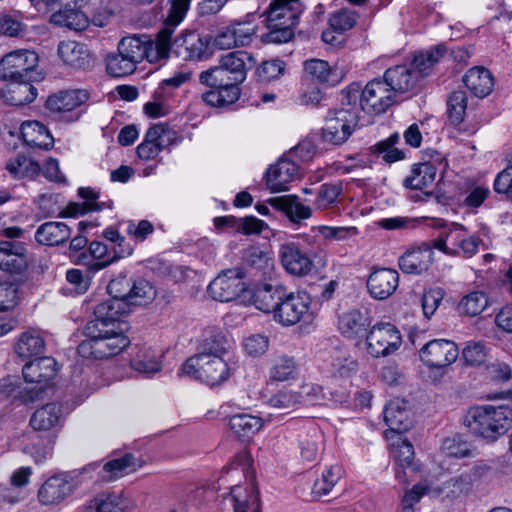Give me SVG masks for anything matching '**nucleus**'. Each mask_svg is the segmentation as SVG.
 <instances>
[{
	"instance_id": "32",
	"label": "nucleus",
	"mask_w": 512,
	"mask_h": 512,
	"mask_svg": "<svg viewBox=\"0 0 512 512\" xmlns=\"http://www.w3.org/2000/svg\"><path fill=\"white\" fill-rule=\"evenodd\" d=\"M285 292L286 289L280 284L264 283L254 293V305L265 313H273L274 318Z\"/></svg>"
},
{
	"instance_id": "27",
	"label": "nucleus",
	"mask_w": 512,
	"mask_h": 512,
	"mask_svg": "<svg viewBox=\"0 0 512 512\" xmlns=\"http://www.w3.org/2000/svg\"><path fill=\"white\" fill-rule=\"evenodd\" d=\"M57 362L52 357H39L26 363L22 369L28 383L47 384L57 374Z\"/></svg>"
},
{
	"instance_id": "49",
	"label": "nucleus",
	"mask_w": 512,
	"mask_h": 512,
	"mask_svg": "<svg viewBox=\"0 0 512 512\" xmlns=\"http://www.w3.org/2000/svg\"><path fill=\"white\" fill-rule=\"evenodd\" d=\"M302 402V395L289 389L279 390L266 400L269 407L284 413L294 410Z\"/></svg>"
},
{
	"instance_id": "45",
	"label": "nucleus",
	"mask_w": 512,
	"mask_h": 512,
	"mask_svg": "<svg viewBox=\"0 0 512 512\" xmlns=\"http://www.w3.org/2000/svg\"><path fill=\"white\" fill-rule=\"evenodd\" d=\"M436 171V167L430 162L414 164L403 185L406 188L422 190L434 182Z\"/></svg>"
},
{
	"instance_id": "41",
	"label": "nucleus",
	"mask_w": 512,
	"mask_h": 512,
	"mask_svg": "<svg viewBox=\"0 0 512 512\" xmlns=\"http://www.w3.org/2000/svg\"><path fill=\"white\" fill-rule=\"evenodd\" d=\"M268 203L275 209L283 211L293 222H299L311 216V209L300 203L295 195L272 197Z\"/></svg>"
},
{
	"instance_id": "29",
	"label": "nucleus",
	"mask_w": 512,
	"mask_h": 512,
	"mask_svg": "<svg viewBox=\"0 0 512 512\" xmlns=\"http://www.w3.org/2000/svg\"><path fill=\"white\" fill-rule=\"evenodd\" d=\"M88 98L89 94L85 90L60 91L48 97L46 107L55 113L71 112L84 104Z\"/></svg>"
},
{
	"instance_id": "7",
	"label": "nucleus",
	"mask_w": 512,
	"mask_h": 512,
	"mask_svg": "<svg viewBox=\"0 0 512 512\" xmlns=\"http://www.w3.org/2000/svg\"><path fill=\"white\" fill-rule=\"evenodd\" d=\"M384 420L389 429L384 433L390 441V448H413V443L405 435L413 425L407 402L402 399L391 400L384 409Z\"/></svg>"
},
{
	"instance_id": "24",
	"label": "nucleus",
	"mask_w": 512,
	"mask_h": 512,
	"mask_svg": "<svg viewBox=\"0 0 512 512\" xmlns=\"http://www.w3.org/2000/svg\"><path fill=\"white\" fill-rule=\"evenodd\" d=\"M83 0H72L51 16L55 25L67 27L71 30L81 31L88 26V17L81 10Z\"/></svg>"
},
{
	"instance_id": "28",
	"label": "nucleus",
	"mask_w": 512,
	"mask_h": 512,
	"mask_svg": "<svg viewBox=\"0 0 512 512\" xmlns=\"http://www.w3.org/2000/svg\"><path fill=\"white\" fill-rule=\"evenodd\" d=\"M61 60L74 69H86L91 66V54L85 44L76 41H62L58 46Z\"/></svg>"
},
{
	"instance_id": "52",
	"label": "nucleus",
	"mask_w": 512,
	"mask_h": 512,
	"mask_svg": "<svg viewBox=\"0 0 512 512\" xmlns=\"http://www.w3.org/2000/svg\"><path fill=\"white\" fill-rule=\"evenodd\" d=\"M467 95L463 90H456L447 98V114L449 121L454 126H459L466 115Z\"/></svg>"
},
{
	"instance_id": "1",
	"label": "nucleus",
	"mask_w": 512,
	"mask_h": 512,
	"mask_svg": "<svg viewBox=\"0 0 512 512\" xmlns=\"http://www.w3.org/2000/svg\"><path fill=\"white\" fill-rule=\"evenodd\" d=\"M255 63L254 57L246 51L229 52L220 58L217 66L202 71L199 81L208 87L235 88L240 95L239 85L245 81L247 71Z\"/></svg>"
},
{
	"instance_id": "10",
	"label": "nucleus",
	"mask_w": 512,
	"mask_h": 512,
	"mask_svg": "<svg viewBox=\"0 0 512 512\" xmlns=\"http://www.w3.org/2000/svg\"><path fill=\"white\" fill-rule=\"evenodd\" d=\"M171 50L184 61H201L212 55L211 37L196 31L182 32L170 41Z\"/></svg>"
},
{
	"instance_id": "9",
	"label": "nucleus",
	"mask_w": 512,
	"mask_h": 512,
	"mask_svg": "<svg viewBox=\"0 0 512 512\" xmlns=\"http://www.w3.org/2000/svg\"><path fill=\"white\" fill-rule=\"evenodd\" d=\"M311 299L304 292H285L280 306L275 312L274 320L282 326H293L301 321L309 322L312 319L310 312Z\"/></svg>"
},
{
	"instance_id": "11",
	"label": "nucleus",
	"mask_w": 512,
	"mask_h": 512,
	"mask_svg": "<svg viewBox=\"0 0 512 512\" xmlns=\"http://www.w3.org/2000/svg\"><path fill=\"white\" fill-rule=\"evenodd\" d=\"M357 125V110L339 109L333 113V116L327 118L322 128V139L329 144L341 145L350 137Z\"/></svg>"
},
{
	"instance_id": "17",
	"label": "nucleus",
	"mask_w": 512,
	"mask_h": 512,
	"mask_svg": "<svg viewBox=\"0 0 512 512\" xmlns=\"http://www.w3.org/2000/svg\"><path fill=\"white\" fill-rule=\"evenodd\" d=\"M28 268V249L21 241H0V270L21 275Z\"/></svg>"
},
{
	"instance_id": "26",
	"label": "nucleus",
	"mask_w": 512,
	"mask_h": 512,
	"mask_svg": "<svg viewBox=\"0 0 512 512\" xmlns=\"http://www.w3.org/2000/svg\"><path fill=\"white\" fill-rule=\"evenodd\" d=\"M433 250L424 245L407 250L398 261L402 272L407 274H421L428 270L433 261Z\"/></svg>"
},
{
	"instance_id": "34",
	"label": "nucleus",
	"mask_w": 512,
	"mask_h": 512,
	"mask_svg": "<svg viewBox=\"0 0 512 512\" xmlns=\"http://www.w3.org/2000/svg\"><path fill=\"white\" fill-rule=\"evenodd\" d=\"M21 135L25 144L49 150L54 139L44 124L39 121H25L21 125Z\"/></svg>"
},
{
	"instance_id": "54",
	"label": "nucleus",
	"mask_w": 512,
	"mask_h": 512,
	"mask_svg": "<svg viewBox=\"0 0 512 512\" xmlns=\"http://www.w3.org/2000/svg\"><path fill=\"white\" fill-rule=\"evenodd\" d=\"M343 192L341 181L324 183L320 186L314 202L318 209L324 210L334 205Z\"/></svg>"
},
{
	"instance_id": "37",
	"label": "nucleus",
	"mask_w": 512,
	"mask_h": 512,
	"mask_svg": "<svg viewBox=\"0 0 512 512\" xmlns=\"http://www.w3.org/2000/svg\"><path fill=\"white\" fill-rule=\"evenodd\" d=\"M131 501L122 493L102 492L89 501V509L95 512H127Z\"/></svg>"
},
{
	"instance_id": "12",
	"label": "nucleus",
	"mask_w": 512,
	"mask_h": 512,
	"mask_svg": "<svg viewBox=\"0 0 512 512\" xmlns=\"http://www.w3.org/2000/svg\"><path fill=\"white\" fill-rule=\"evenodd\" d=\"M245 274L241 268L222 271L208 286L210 296L220 302H230L246 291Z\"/></svg>"
},
{
	"instance_id": "16",
	"label": "nucleus",
	"mask_w": 512,
	"mask_h": 512,
	"mask_svg": "<svg viewBox=\"0 0 512 512\" xmlns=\"http://www.w3.org/2000/svg\"><path fill=\"white\" fill-rule=\"evenodd\" d=\"M459 355V349L453 341L433 339L420 350V360L428 367L445 369L453 364Z\"/></svg>"
},
{
	"instance_id": "58",
	"label": "nucleus",
	"mask_w": 512,
	"mask_h": 512,
	"mask_svg": "<svg viewBox=\"0 0 512 512\" xmlns=\"http://www.w3.org/2000/svg\"><path fill=\"white\" fill-rule=\"evenodd\" d=\"M399 139L400 136L398 133L392 134L390 137L378 142L374 146V153L377 155H381L386 163H394L396 161L404 159V152L394 147V145L398 143Z\"/></svg>"
},
{
	"instance_id": "36",
	"label": "nucleus",
	"mask_w": 512,
	"mask_h": 512,
	"mask_svg": "<svg viewBox=\"0 0 512 512\" xmlns=\"http://www.w3.org/2000/svg\"><path fill=\"white\" fill-rule=\"evenodd\" d=\"M465 86L476 96L486 97L494 86V80L488 69L484 67H473L463 76Z\"/></svg>"
},
{
	"instance_id": "15",
	"label": "nucleus",
	"mask_w": 512,
	"mask_h": 512,
	"mask_svg": "<svg viewBox=\"0 0 512 512\" xmlns=\"http://www.w3.org/2000/svg\"><path fill=\"white\" fill-rule=\"evenodd\" d=\"M129 312L127 303L118 299H107L94 308V318L87 322V324H94L99 328L106 330L125 331L128 329V324L122 320V317Z\"/></svg>"
},
{
	"instance_id": "47",
	"label": "nucleus",
	"mask_w": 512,
	"mask_h": 512,
	"mask_svg": "<svg viewBox=\"0 0 512 512\" xmlns=\"http://www.w3.org/2000/svg\"><path fill=\"white\" fill-rule=\"evenodd\" d=\"M158 358L159 355L155 350L151 348L142 349L131 360V367L135 371L149 376L161 370V363Z\"/></svg>"
},
{
	"instance_id": "39",
	"label": "nucleus",
	"mask_w": 512,
	"mask_h": 512,
	"mask_svg": "<svg viewBox=\"0 0 512 512\" xmlns=\"http://www.w3.org/2000/svg\"><path fill=\"white\" fill-rule=\"evenodd\" d=\"M78 195L85 200L84 203H70L62 212L63 217H75L91 211H101L107 207L106 203L98 202L99 193L90 187H81ZM110 207V205H108Z\"/></svg>"
},
{
	"instance_id": "43",
	"label": "nucleus",
	"mask_w": 512,
	"mask_h": 512,
	"mask_svg": "<svg viewBox=\"0 0 512 512\" xmlns=\"http://www.w3.org/2000/svg\"><path fill=\"white\" fill-rule=\"evenodd\" d=\"M369 325L368 316L358 310H352L339 317V329L343 335L349 338L366 335Z\"/></svg>"
},
{
	"instance_id": "35",
	"label": "nucleus",
	"mask_w": 512,
	"mask_h": 512,
	"mask_svg": "<svg viewBox=\"0 0 512 512\" xmlns=\"http://www.w3.org/2000/svg\"><path fill=\"white\" fill-rule=\"evenodd\" d=\"M62 410L58 403H48L37 409L30 418V426L36 431H47L62 424Z\"/></svg>"
},
{
	"instance_id": "14",
	"label": "nucleus",
	"mask_w": 512,
	"mask_h": 512,
	"mask_svg": "<svg viewBox=\"0 0 512 512\" xmlns=\"http://www.w3.org/2000/svg\"><path fill=\"white\" fill-rule=\"evenodd\" d=\"M367 351L373 357H384L394 353L402 343V337L391 323L374 325L366 335Z\"/></svg>"
},
{
	"instance_id": "33",
	"label": "nucleus",
	"mask_w": 512,
	"mask_h": 512,
	"mask_svg": "<svg viewBox=\"0 0 512 512\" xmlns=\"http://www.w3.org/2000/svg\"><path fill=\"white\" fill-rule=\"evenodd\" d=\"M304 70L313 81L330 86L337 85L344 76L342 70L336 67L332 68L327 61L321 59L305 61Z\"/></svg>"
},
{
	"instance_id": "38",
	"label": "nucleus",
	"mask_w": 512,
	"mask_h": 512,
	"mask_svg": "<svg viewBox=\"0 0 512 512\" xmlns=\"http://www.w3.org/2000/svg\"><path fill=\"white\" fill-rule=\"evenodd\" d=\"M145 461L140 457H136L132 453H126L124 456L108 461L103 466V478L108 481L115 480L126 474L134 472L136 469L141 468Z\"/></svg>"
},
{
	"instance_id": "64",
	"label": "nucleus",
	"mask_w": 512,
	"mask_h": 512,
	"mask_svg": "<svg viewBox=\"0 0 512 512\" xmlns=\"http://www.w3.org/2000/svg\"><path fill=\"white\" fill-rule=\"evenodd\" d=\"M493 188L496 193L504 194L507 199L512 201V160L505 169L496 175Z\"/></svg>"
},
{
	"instance_id": "61",
	"label": "nucleus",
	"mask_w": 512,
	"mask_h": 512,
	"mask_svg": "<svg viewBox=\"0 0 512 512\" xmlns=\"http://www.w3.org/2000/svg\"><path fill=\"white\" fill-rule=\"evenodd\" d=\"M211 90L202 95L203 100L211 106H224L236 102L239 99L235 88L210 87Z\"/></svg>"
},
{
	"instance_id": "42",
	"label": "nucleus",
	"mask_w": 512,
	"mask_h": 512,
	"mask_svg": "<svg viewBox=\"0 0 512 512\" xmlns=\"http://www.w3.org/2000/svg\"><path fill=\"white\" fill-rule=\"evenodd\" d=\"M234 512H261L259 496L254 487L250 490L240 486L231 488L227 497Z\"/></svg>"
},
{
	"instance_id": "19",
	"label": "nucleus",
	"mask_w": 512,
	"mask_h": 512,
	"mask_svg": "<svg viewBox=\"0 0 512 512\" xmlns=\"http://www.w3.org/2000/svg\"><path fill=\"white\" fill-rule=\"evenodd\" d=\"M429 225L439 230V236L433 241V247L450 256L452 253H457L456 248L466 234V228L459 223L447 222L441 218L431 219Z\"/></svg>"
},
{
	"instance_id": "4",
	"label": "nucleus",
	"mask_w": 512,
	"mask_h": 512,
	"mask_svg": "<svg viewBox=\"0 0 512 512\" xmlns=\"http://www.w3.org/2000/svg\"><path fill=\"white\" fill-rule=\"evenodd\" d=\"M305 5L301 0H273L266 14L270 29L267 37L271 42H288L294 36L293 27L298 24Z\"/></svg>"
},
{
	"instance_id": "53",
	"label": "nucleus",
	"mask_w": 512,
	"mask_h": 512,
	"mask_svg": "<svg viewBox=\"0 0 512 512\" xmlns=\"http://www.w3.org/2000/svg\"><path fill=\"white\" fill-rule=\"evenodd\" d=\"M297 366L292 357L280 356L275 358L269 368V377L274 381H287L296 376Z\"/></svg>"
},
{
	"instance_id": "21",
	"label": "nucleus",
	"mask_w": 512,
	"mask_h": 512,
	"mask_svg": "<svg viewBox=\"0 0 512 512\" xmlns=\"http://www.w3.org/2000/svg\"><path fill=\"white\" fill-rule=\"evenodd\" d=\"M415 73L409 64L396 65L385 71L383 79L392 89L394 95L397 93L415 94L420 84Z\"/></svg>"
},
{
	"instance_id": "60",
	"label": "nucleus",
	"mask_w": 512,
	"mask_h": 512,
	"mask_svg": "<svg viewBox=\"0 0 512 512\" xmlns=\"http://www.w3.org/2000/svg\"><path fill=\"white\" fill-rule=\"evenodd\" d=\"M6 169L14 177H24L39 174L41 166L32 158H28L24 155H18L15 160H11L6 164Z\"/></svg>"
},
{
	"instance_id": "40",
	"label": "nucleus",
	"mask_w": 512,
	"mask_h": 512,
	"mask_svg": "<svg viewBox=\"0 0 512 512\" xmlns=\"http://www.w3.org/2000/svg\"><path fill=\"white\" fill-rule=\"evenodd\" d=\"M446 51L447 48L445 45L438 44L437 46L425 52H420L414 56L409 65L413 67L419 81L432 72L433 67L441 60V58L444 57Z\"/></svg>"
},
{
	"instance_id": "63",
	"label": "nucleus",
	"mask_w": 512,
	"mask_h": 512,
	"mask_svg": "<svg viewBox=\"0 0 512 512\" xmlns=\"http://www.w3.org/2000/svg\"><path fill=\"white\" fill-rule=\"evenodd\" d=\"M131 282L132 278H128L126 275H119L112 279L107 286V291L111 296L110 299H118L127 303L131 293Z\"/></svg>"
},
{
	"instance_id": "6",
	"label": "nucleus",
	"mask_w": 512,
	"mask_h": 512,
	"mask_svg": "<svg viewBox=\"0 0 512 512\" xmlns=\"http://www.w3.org/2000/svg\"><path fill=\"white\" fill-rule=\"evenodd\" d=\"M181 371L194 379L201 380L209 386L220 385L231 374V368L225 357L209 356L197 353L183 364Z\"/></svg>"
},
{
	"instance_id": "23",
	"label": "nucleus",
	"mask_w": 512,
	"mask_h": 512,
	"mask_svg": "<svg viewBox=\"0 0 512 512\" xmlns=\"http://www.w3.org/2000/svg\"><path fill=\"white\" fill-rule=\"evenodd\" d=\"M399 284V274L394 269L381 268L373 271L367 281L371 296L384 300L390 297Z\"/></svg>"
},
{
	"instance_id": "31",
	"label": "nucleus",
	"mask_w": 512,
	"mask_h": 512,
	"mask_svg": "<svg viewBox=\"0 0 512 512\" xmlns=\"http://www.w3.org/2000/svg\"><path fill=\"white\" fill-rule=\"evenodd\" d=\"M71 237V228L64 222L48 221L35 231L34 238L39 245L59 246Z\"/></svg>"
},
{
	"instance_id": "56",
	"label": "nucleus",
	"mask_w": 512,
	"mask_h": 512,
	"mask_svg": "<svg viewBox=\"0 0 512 512\" xmlns=\"http://www.w3.org/2000/svg\"><path fill=\"white\" fill-rule=\"evenodd\" d=\"M134 64L124 53L118 51L116 54L109 55L106 59L107 72L114 77H124L132 74L136 70Z\"/></svg>"
},
{
	"instance_id": "50",
	"label": "nucleus",
	"mask_w": 512,
	"mask_h": 512,
	"mask_svg": "<svg viewBox=\"0 0 512 512\" xmlns=\"http://www.w3.org/2000/svg\"><path fill=\"white\" fill-rule=\"evenodd\" d=\"M103 235L105 239L116 244V246L113 248V256L97 263L98 268H104L109 264L132 254V247L129 244H126L125 238L120 235L118 230L110 227L104 231Z\"/></svg>"
},
{
	"instance_id": "8",
	"label": "nucleus",
	"mask_w": 512,
	"mask_h": 512,
	"mask_svg": "<svg viewBox=\"0 0 512 512\" xmlns=\"http://www.w3.org/2000/svg\"><path fill=\"white\" fill-rule=\"evenodd\" d=\"M38 55L34 51H14L4 56L0 61V78L3 80H36L38 73L35 68Z\"/></svg>"
},
{
	"instance_id": "57",
	"label": "nucleus",
	"mask_w": 512,
	"mask_h": 512,
	"mask_svg": "<svg viewBox=\"0 0 512 512\" xmlns=\"http://www.w3.org/2000/svg\"><path fill=\"white\" fill-rule=\"evenodd\" d=\"M20 301V283L18 281L0 282V312L14 309Z\"/></svg>"
},
{
	"instance_id": "18",
	"label": "nucleus",
	"mask_w": 512,
	"mask_h": 512,
	"mask_svg": "<svg viewBox=\"0 0 512 512\" xmlns=\"http://www.w3.org/2000/svg\"><path fill=\"white\" fill-rule=\"evenodd\" d=\"M75 485L69 473H58L49 477L38 490V499L43 505H57L71 495Z\"/></svg>"
},
{
	"instance_id": "13",
	"label": "nucleus",
	"mask_w": 512,
	"mask_h": 512,
	"mask_svg": "<svg viewBox=\"0 0 512 512\" xmlns=\"http://www.w3.org/2000/svg\"><path fill=\"white\" fill-rule=\"evenodd\" d=\"M395 102V95L386 81L375 78L361 91V109L370 115L384 113Z\"/></svg>"
},
{
	"instance_id": "22",
	"label": "nucleus",
	"mask_w": 512,
	"mask_h": 512,
	"mask_svg": "<svg viewBox=\"0 0 512 512\" xmlns=\"http://www.w3.org/2000/svg\"><path fill=\"white\" fill-rule=\"evenodd\" d=\"M279 257L284 269L292 275L305 276L313 268L310 257L293 242L280 246Z\"/></svg>"
},
{
	"instance_id": "2",
	"label": "nucleus",
	"mask_w": 512,
	"mask_h": 512,
	"mask_svg": "<svg viewBox=\"0 0 512 512\" xmlns=\"http://www.w3.org/2000/svg\"><path fill=\"white\" fill-rule=\"evenodd\" d=\"M465 424L473 434L495 441L511 426L512 409L492 405L472 407L465 417Z\"/></svg>"
},
{
	"instance_id": "25",
	"label": "nucleus",
	"mask_w": 512,
	"mask_h": 512,
	"mask_svg": "<svg viewBox=\"0 0 512 512\" xmlns=\"http://www.w3.org/2000/svg\"><path fill=\"white\" fill-rule=\"evenodd\" d=\"M9 83L1 90L3 101L12 106H23L33 102L37 89L32 85L34 80H8Z\"/></svg>"
},
{
	"instance_id": "59",
	"label": "nucleus",
	"mask_w": 512,
	"mask_h": 512,
	"mask_svg": "<svg viewBox=\"0 0 512 512\" xmlns=\"http://www.w3.org/2000/svg\"><path fill=\"white\" fill-rule=\"evenodd\" d=\"M488 298L482 291L464 296L458 305L459 312L467 316L479 315L487 306Z\"/></svg>"
},
{
	"instance_id": "48",
	"label": "nucleus",
	"mask_w": 512,
	"mask_h": 512,
	"mask_svg": "<svg viewBox=\"0 0 512 512\" xmlns=\"http://www.w3.org/2000/svg\"><path fill=\"white\" fill-rule=\"evenodd\" d=\"M199 353L225 357L228 354V341L222 332L209 330L199 345Z\"/></svg>"
},
{
	"instance_id": "30",
	"label": "nucleus",
	"mask_w": 512,
	"mask_h": 512,
	"mask_svg": "<svg viewBox=\"0 0 512 512\" xmlns=\"http://www.w3.org/2000/svg\"><path fill=\"white\" fill-rule=\"evenodd\" d=\"M46 342L41 332L30 328L23 331L16 339L14 352L22 359L38 357L44 353Z\"/></svg>"
},
{
	"instance_id": "51",
	"label": "nucleus",
	"mask_w": 512,
	"mask_h": 512,
	"mask_svg": "<svg viewBox=\"0 0 512 512\" xmlns=\"http://www.w3.org/2000/svg\"><path fill=\"white\" fill-rule=\"evenodd\" d=\"M131 293L129 294L127 307L132 305H146L156 297V290L149 281L143 278L133 279L131 282Z\"/></svg>"
},
{
	"instance_id": "5",
	"label": "nucleus",
	"mask_w": 512,
	"mask_h": 512,
	"mask_svg": "<svg viewBox=\"0 0 512 512\" xmlns=\"http://www.w3.org/2000/svg\"><path fill=\"white\" fill-rule=\"evenodd\" d=\"M168 34L169 32H158L155 40L146 34L124 37L118 44V50L136 65L144 59L156 63L169 57Z\"/></svg>"
},
{
	"instance_id": "20",
	"label": "nucleus",
	"mask_w": 512,
	"mask_h": 512,
	"mask_svg": "<svg viewBox=\"0 0 512 512\" xmlns=\"http://www.w3.org/2000/svg\"><path fill=\"white\" fill-rule=\"evenodd\" d=\"M299 177V166L291 158H280L271 165L266 174V185L271 192H281L289 189L288 185Z\"/></svg>"
},
{
	"instance_id": "44",
	"label": "nucleus",
	"mask_w": 512,
	"mask_h": 512,
	"mask_svg": "<svg viewBox=\"0 0 512 512\" xmlns=\"http://www.w3.org/2000/svg\"><path fill=\"white\" fill-rule=\"evenodd\" d=\"M229 425L241 441L248 442L260 431L263 426V420L250 414H237L230 418Z\"/></svg>"
},
{
	"instance_id": "62",
	"label": "nucleus",
	"mask_w": 512,
	"mask_h": 512,
	"mask_svg": "<svg viewBox=\"0 0 512 512\" xmlns=\"http://www.w3.org/2000/svg\"><path fill=\"white\" fill-rule=\"evenodd\" d=\"M358 14L349 9H340L329 18V25L334 31L341 34L353 28L357 23Z\"/></svg>"
},
{
	"instance_id": "3",
	"label": "nucleus",
	"mask_w": 512,
	"mask_h": 512,
	"mask_svg": "<svg viewBox=\"0 0 512 512\" xmlns=\"http://www.w3.org/2000/svg\"><path fill=\"white\" fill-rule=\"evenodd\" d=\"M83 340L77 348L78 354L83 358L104 359L119 354L130 341L122 331L106 330L94 324H86Z\"/></svg>"
},
{
	"instance_id": "46",
	"label": "nucleus",
	"mask_w": 512,
	"mask_h": 512,
	"mask_svg": "<svg viewBox=\"0 0 512 512\" xmlns=\"http://www.w3.org/2000/svg\"><path fill=\"white\" fill-rule=\"evenodd\" d=\"M343 474V469L339 465H331L326 468L320 478L316 479L313 484L311 495L314 500H320L321 498L329 495L333 487L338 483Z\"/></svg>"
},
{
	"instance_id": "55",
	"label": "nucleus",
	"mask_w": 512,
	"mask_h": 512,
	"mask_svg": "<svg viewBox=\"0 0 512 512\" xmlns=\"http://www.w3.org/2000/svg\"><path fill=\"white\" fill-rule=\"evenodd\" d=\"M190 6V0H171V7L164 22L163 28L159 32H169L168 41L172 37L175 27L184 19Z\"/></svg>"
}]
</instances>
